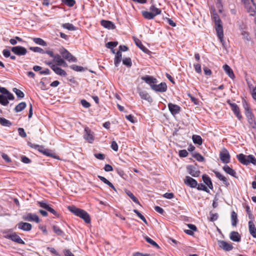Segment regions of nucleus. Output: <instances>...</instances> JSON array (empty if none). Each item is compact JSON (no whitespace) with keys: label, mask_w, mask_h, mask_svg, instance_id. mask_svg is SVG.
Here are the masks:
<instances>
[{"label":"nucleus","mask_w":256,"mask_h":256,"mask_svg":"<svg viewBox=\"0 0 256 256\" xmlns=\"http://www.w3.org/2000/svg\"><path fill=\"white\" fill-rule=\"evenodd\" d=\"M214 23L216 26V32L217 36L218 38L220 40L221 42L223 41V37H224V33H223V28L222 24V21L218 16V15L216 14H214Z\"/></svg>","instance_id":"nucleus-1"},{"label":"nucleus","mask_w":256,"mask_h":256,"mask_svg":"<svg viewBox=\"0 0 256 256\" xmlns=\"http://www.w3.org/2000/svg\"><path fill=\"white\" fill-rule=\"evenodd\" d=\"M238 161L244 165H248L250 163L256 165V158L252 155L246 156L243 154H240L236 156Z\"/></svg>","instance_id":"nucleus-2"},{"label":"nucleus","mask_w":256,"mask_h":256,"mask_svg":"<svg viewBox=\"0 0 256 256\" xmlns=\"http://www.w3.org/2000/svg\"><path fill=\"white\" fill-rule=\"evenodd\" d=\"M244 8L250 16H254L256 14V4L253 0H241Z\"/></svg>","instance_id":"nucleus-3"},{"label":"nucleus","mask_w":256,"mask_h":256,"mask_svg":"<svg viewBox=\"0 0 256 256\" xmlns=\"http://www.w3.org/2000/svg\"><path fill=\"white\" fill-rule=\"evenodd\" d=\"M59 52L65 60L70 62H76L77 59L66 48H62L60 50Z\"/></svg>","instance_id":"nucleus-4"},{"label":"nucleus","mask_w":256,"mask_h":256,"mask_svg":"<svg viewBox=\"0 0 256 256\" xmlns=\"http://www.w3.org/2000/svg\"><path fill=\"white\" fill-rule=\"evenodd\" d=\"M220 159L223 163L228 164L230 162V154L226 148H223L220 154Z\"/></svg>","instance_id":"nucleus-5"},{"label":"nucleus","mask_w":256,"mask_h":256,"mask_svg":"<svg viewBox=\"0 0 256 256\" xmlns=\"http://www.w3.org/2000/svg\"><path fill=\"white\" fill-rule=\"evenodd\" d=\"M22 218L24 220L34 222L36 223H38L40 222L38 216L35 214L28 213L24 215Z\"/></svg>","instance_id":"nucleus-6"},{"label":"nucleus","mask_w":256,"mask_h":256,"mask_svg":"<svg viewBox=\"0 0 256 256\" xmlns=\"http://www.w3.org/2000/svg\"><path fill=\"white\" fill-rule=\"evenodd\" d=\"M5 238L19 244H25L24 242L16 234V232L8 234L5 236Z\"/></svg>","instance_id":"nucleus-7"},{"label":"nucleus","mask_w":256,"mask_h":256,"mask_svg":"<svg viewBox=\"0 0 256 256\" xmlns=\"http://www.w3.org/2000/svg\"><path fill=\"white\" fill-rule=\"evenodd\" d=\"M11 50L15 54L19 56H24L27 53V50L25 48L22 46H16L12 47Z\"/></svg>","instance_id":"nucleus-8"},{"label":"nucleus","mask_w":256,"mask_h":256,"mask_svg":"<svg viewBox=\"0 0 256 256\" xmlns=\"http://www.w3.org/2000/svg\"><path fill=\"white\" fill-rule=\"evenodd\" d=\"M244 108L246 110V115L248 119V122L252 126L254 127L256 124L254 118V116L247 104L244 105Z\"/></svg>","instance_id":"nucleus-9"},{"label":"nucleus","mask_w":256,"mask_h":256,"mask_svg":"<svg viewBox=\"0 0 256 256\" xmlns=\"http://www.w3.org/2000/svg\"><path fill=\"white\" fill-rule=\"evenodd\" d=\"M151 88L156 92H165L167 90V86L165 82H161L159 84H156L151 86Z\"/></svg>","instance_id":"nucleus-10"},{"label":"nucleus","mask_w":256,"mask_h":256,"mask_svg":"<svg viewBox=\"0 0 256 256\" xmlns=\"http://www.w3.org/2000/svg\"><path fill=\"white\" fill-rule=\"evenodd\" d=\"M84 138L90 143H92L94 140V133L88 128H84Z\"/></svg>","instance_id":"nucleus-11"},{"label":"nucleus","mask_w":256,"mask_h":256,"mask_svg":"<svg viewBox=\"0 0 256 256\" xmlns=\"http://www.w3.org/2000/svg\"><path fill=\"white\" fill-rule=\"evenodd\" d=\"M34 148H38V151L41 152L46 156L56 158L55 154L53 153L50 150L44 148L42 146H40L38 145L34 146Z\"/></svg>","instance_id":"nucleus-12"},{"label":"nucleus","mask_w":256,"mask_h":256,"mask_svg":"<svg viewBox=\"0 0 256 256\" xmlns=\"http://www.w3.org/2000/svg\"><path fill=\"white\" fill-rule=\"evenodd\" d=\"M218 244L219 246L225 251H230L233 248L232 244L226 242L224 240H218Z\"/></svg>","instance_id":"nucleus-13"},{"label":"nucleus","mask_w":256,"mask_h":256,"mask_svg":"<svg viewBox=\"0 0 256 256\" xmlns=\"http://www.w3.org/2000/svg\"><path fill=\"white\" fill-rule=\"evenodd\" d=\"M53 62H55L56 66H68L66 62L62 59L61 56L58 54H55L52 60Z\"/></svg>","instance_id":"nucleus-14"},{"label":"nucleus","mask_w":256,"mask_h":256,"mask_svg":"<svg viewBox=\"0 0 256 256\" xmlns=\"http://www.w3.org/2000/svg\"><path fill=\"white\" fill-rule=\"evenodd\" d=\"M168 108L170 113L173 116L178 114L180 111V106L172 103H169L168 104Z\"/></svg>","instance_id":"nucleus-15"},{"label":"nucleus","mask_w":256,"mask_h":256,"mask_svg":"<svg viewBox=\"0 0 256 256\" xmlns=\"http://www.w3.org/2000/svg\"><path fill=\"white\" fill-rule=\"evenodd\" d=\"M16 226L18 229L22 230L24 231H30L32 228V226L30 224L25 222H20L16 224Z\"/></svg>","instance_id":"nucleus-16"},{"label":"nucleus","mask_w":256,"mask_h":256,"mask_svg":"<svg viewBox=\"0 0 256 256\" xmlns=\"http://www.w3.org/2000/svg\"><path fill=\"white\" fill-rule=\"evenodd\" d=\"M184 182L186 184L191 188H196L198 185L196 180L189 176H186Z\"/></svg>","instance_id":"nucleus-17"},{"label":"nucleus","mask_w":256,"mask_h":256,"mask_svg":"<svg viewBox=\"0 0 256 256\" xmlns=\"http://www.w3.org/2000/svg\"><path fill=\"white\" fill-rule=\"evenodd\" d=\"M187 170L189 174L194 177H198L200 176V172L197 168L192 165L188 166L187 167Z\"/></svg>","instance_id":"nucleus-18"},{"label":"nucleus","mask_w":256,"mask_h":256,"mask_svg":"<svg viewBox=\"0 0 256 256\" xmlns=\"http://www.w3.org/2000/svg\"><path fill=\"white\" fill-rule=\"evenodd\" d=\"M141 79L144 81L146 83L148 84L151 87V86L154 85V84H156L157 82V80L156 78H154L152 76H142Z\"/></svg>","instance_id":"nucleus-19"},{"label":"nucleus","mask_w":256,"mask_h":256,"mask_svg":"<svg viewBox=\"0 0 256 256\" xmlns=\"http://www.w3.org/2000/svg\"><path fill=\"white\" fill-rule=\"evenodd\" d=\"M248 230L252 236L256 238V228L252 220H250L248 223Z\"/></svg>","instance_id":"nucleus-20"},{"label":"nucleus","mask_w":256,"mask_h":256,"mask_svg":"<svg viewBox=\"0 0 256 256\" xmlns=\"http://www.w3.org/2000/svg\"><path fill=\"white\" fill-rule=\"evenodd\" d=\"M134 40L136 44L146 54H148L150 52V50L146 48L144 46L141 42V41L138 39V38L134 36Z\"/></svg>","instance_id":"nucleus-21"},{"label":"nucleus","mask_w":256,"mask_h":256,"mask_svg":"<svg viewBox=\"0 0 256 256\" xmlns=\"http://www.w3.org/2000/svg\"><path fill=\"white\" fill-rule=\"evenodd\" d=\"M100 24L104 28L108 29H114L115 26L110 21L102 20L100 21Z\"/></svg>","instance_id":"nucleus-22"},{"label":"nucleus","mask_w":256,"mask_h":256,"mask_svg":"<svg viewBox=\"0 0 256 256\" xmlns=\"http://www.w3.org/2000/svg\"><path fill=\"white\" fill-rule=\"evenodd\" d=\"M223 69L230 78L232 79H234L235 77L234 74L233 70L229 66L225 64L223 66Z\"/></svg>","instance_id":"nucleus-23"},{"label":"nucleus","mask_w":256,"mask_h":256,"mask_svg":"<svg viewBox=\"0 0 256 256\" xmlns=\"http://www.w3.org/2000/svg\"><path fill=\"white\" fill-rule=\"evenodd\" d=\"M0 92L1 94L7 96L9 100H14V95L5 88L0 87Z\"/></svg>","instance_id":"nucleus-24"},{"label":"nucleus","mask_w":256,"mask_h":256,"mask_svg":"<svg viewBox=\"0 0 256 256\" xmlns=\"http://www.w3.org/2000/svg\"><path fill=\"white\" fill-rule=\"evenodd\" d=\"M139 95L142 99L148 102H152V98L146 91L140 90L138 92Z\"/></svg>","instance_id":"nucleus-25"},{"label":"nucleus","mask_w":256,"mask_h":256,"mask_svg":"<svg viewBox=\"0 0 256 256\" xmlns=\"http://www.w3.org/2000/svg\"><path fill=\"white\" fill-rule=\"evenodd\" d=\"M78 216L82 218L87 224H89L90 222V218L88 214L84 210H82V212H80Z\"/></svg>","instance_id":"nucleus-26"},{"label":"nucleus","mask_w":256,"mask_h":256,"mask_svg":"<svg viewBox=\"0 0 256 256\" xmlns=\"http://www.w3.org/2000/svg\"><path fill=\"white\" fill-rule=\"evenodd\" d=\"M223 170L230 175L236 178V173L234 170L230 168L228 165H225L222 168Z\"/></svg>","instance_id":"nucleus-27"},{"label":"nucleus","mask_w":256,"mask_h":256,"mask_svg":"<svg viewBox=\"0 0 256 256\" xmlns=\"http://www.w3.org/2000/svg\"><path fill=\"white\" fill-rule=\"evenodd\" d=\"M230 107L232 110L233 111L234 114H236V117L240 120L242 118V116L240 112V109L236 104H230Z\"/></svg>","instance_id":"nucleus-28"},{"label":"nucleus","mask_w":256,"mask_h":256,"mask_svg":"<svg viewBox=\"0 0 256 256\" xmlns=\"http://www.w3.org/2000/svg\"><path fill=\"white\" fill-rule=\"evenodd\" d=\"M230 238L234 242H238L240 240V236L239 234L234 231H232L230 233Z\"/></svg>","instance_id":"nucleus-29"},{"label":"nucleus","mask_w":256,"mask_h":256,"mask_svg":"<svg viewBox=\"0 0 256 256\" xmlns=\"http://www.w3.org/2000/svg\"><path fill=\"white\" fill-rule=\"evenodd\" d=\"M202 180L204 184L210 189H212L213 186L210 178L206 174L202 176Z\"/></svg>","instance_id":"nucleus-30"},{"label":"nucleus","mask_w":256,"mask_h":256,"mask_svg":"<svg viewBox=\"0 0 256 256\" xmlns=\"http://www.w3.org/2000/svg\"><path fill=\"white\" fill-rule=\"evenodd\" d=\"M54 72L57 74L58 75L66 76L67 75L66 72L65 70L62 69L61 68L58 67L57 66H56L54 68L52 69Z\"/></svg>","instance_id":"nucleus-31"},{"label":"nucleus","mask_w":256,"mask_h":256,"mask_svg":"<svg viewBox=\"0 0 256 256\" xmlns=\"http://www.w3.org/2000/svg\"><path fill=\"white\" fill-rule=\"evenodd\" d=\"M68 210L75 214L76 216H78L80 212H82L83 210L78 208L74 206H68Z\"/></svg>","instance_id":"nucleus-32"},{"label":"nucleus","mask_w":256,"mask_h":256,"mask_svg":"<svg viewBox=\"0 0 256 256\" xmlns=\"http://www.w3.org/2000/svg\"><path fill=\"white\" fill-rule=\"evenodd\" d=\"M122 59V54L121 52L118 50L116 52L114 59V64L116 66H118Z\"/></svg>","instance_id":"nucleus-33"},{"label":"nucleus","mask_w":256,"mask_h":256,"mask_svg":"<svg viewBox=\"0 0 256 256\" xmlns=\"http://www.w3.org/2000/svg\"><path fill=\"white\" fill-rule=\"evenodd\" d=\"M230 218L232 221V225L233 226H236L237 224L238 220L237 214L234 211L232 212Z\"/></svg>","instance_id":"nucleus-34"},{"label":"nucleus","mask_w":256,"mask_h":256,"mask_svg":"<svg viewBox=\"0 0 256 256\" xmlns=\"http://www.w3.org/2000/svg\"><path fill=\"white\" fill-rule=\"evenodd\" d=\"M142 14L145 18L148 20H152L155 17V16L151 12V11H142Z\"/></svg>","instance_id":"nucleus-35"},{"label":"nucleus","mask_w":256,"mask_h":256,"mask_svg":"<svg viewBox=\"0 0 256 256\" xmlns=\"http://www.w3.org/2000/svg\"><path fill=\"white\" fill-rule=\"evenodd\" d=\"M26 103L25 102H21L18 104L14 108L16 112H20L26 108Z\"/></svg>","instance_id":"nucleus-36"},{"label":"nucleus","mask_w":256,"mask_h":256,"mask_svg":"<svg viewBox=\"0 0 256 256\" xmlns=\"http://www.w3.org/2000/svg\"><path fill=\"white\" fill-rule=\"evenodd\" d=\"M0 124L4 126L7 127H10L12 124L10 120L4 118H0Z\"/></svg>","instance_id":"nucleus-37"},{"label":"nucleus","mask_w":256,"mask_h":256,"mask_svg":"<svg viewBox=\"0 0 256 256\" xmlns=\"http://www.w3.org/2000/svg\"><path fill=\"white\" fill-rule=\"evenodd\" d=\"M193 142L198 145H201L202 143V140L200 136L198 135H193L192 137Z\"/></svg>","instance_id":"nucleus-38"},{"label":"nucleus","mask_w":256,"mask_h":256,"mask_svg":"<svg viewBox=\"0 0 256 256\" xmlns=\"http://www.w3.org/2000/svg\"><path fill=\"white\" fill-rule=\"evenodd\" d=\"M150 10L151 11L152 13L155 16L157 15L160 14L162 11L160 9L156 8L154 5H152L150 8Z\"/></svg>","instance_id":"nucleus-39"},{"label":"nucleus","mask_w":256,"mask_h":256,"mask_svg":"<svg viewBox=\"0 0 256 256\" xmlns=\"http://www.w3.org/2000/svg\"><path fill=\"white\" fill-rule=\"evenodd\" d=\"M8 98L7 96H4L2 94H0V104L2 105L6 106H7L9 102L8 101Z\"/></svg>","instance_id":"nucleus-40"},{"label":"nucleus","mask_w":256,"mask_h":256,"mask_svg":"<svg viewBox=\"0 0 256 256\" xmlns=\"http://www.w3.org/2000/svg\"><path fill=\"white\" fill-rule=\"evenodd\" d=\"M62 27L69 30H76V28L72 24L65 23L62 24Z\"/></svg>","instance_id":"nucleus-41"},{"label":"nucleus","mask_w":256,"mask_h":256,"mask_svg":"<svg viewBox=\"0 0 256 256\" xmlns=\"http://www.w3.org/2000/svg\"><path fill=\"white\" fill-rule=\"evenodd\" d=\"M33 41L36 44L42 46H46V42L42 39L38 38H33Z\"/></svg>","instance_id":"nucleus-42"},{"label":"nucleus","mask_w":256,"mask_h":256,"mask_svg":"<svg viewBox=\"0 0 256 256\" xmlns=\"http://www.w3.org/2000/svg\"><path fill=\"white\" fill-rule=\"evenodd\" d=\"M12 90L16 94L18 98H24V94L20 90H18V89L14 88L12 89Z\"/></svg>","instance_id":"nucleus-43"},{"label":"nucleus","mask_w":256,"mask_h":256,"mask_svg":"<svg viewBox=\"0 0 256 256\" xmlns=\"http://www.w3.org/2000/svg\"><path fill=\"white\" fill-rule=\"evenodd\" d=\"M70 68L76 72H82L84 70V68L81 66L76 64H72L70 66Z\"/></svg>","instance_id":"nucleus-44"},{"label":"nucleus","mask_w":256,"mask_h":256,"mask_svg":"<svg viewBox=\"0 0 256 256\" xmlns=\"http://www.w3.org/2000/svg\"><path fill=\"white\" fill-rule=\"evenodd\" d=\"M144 239L148 243L151 244L154 246L156 247L157 248H160L158 245L156 244V242H155L154 240H153L152 239H151L150 238L148 237V236H145Z\"/></svg>","instance_id":"nucleus-45"},{"label":"nucleus","mask_w":256,"mask_h":256,"mask_svg":"<svg viewBox=\"0 0 256 256\" xmlns=\"http://www.w3.org/2000/svg\"><path fill=\"white\" fill-rule=\"evenodd\" d=\"M30 49L35 52H38L42 54H45V51L40 47H30Z\"/></svg>","instance_id":"nucleus-46"},{"label":"nucleus","mask_w":256,"mask_h":256,"mask_svg":"<svg viewBox=\"0 0 256 256\" xmlns=\"http://www.w3.org/2000/svg\"><path fill=\"white\" fill-rule=\"evenodd\" d=\"M52 230L58 236H62L63 234V232L56 226H53Z\"/></svg>","instance_id":"nucleus-47"},{"label":"nucleus","mask_w":256,"mask_h":256,"mask_svg":"<svg viewBox=\"0 0 256 256\" xmlns=\"http://www.w3.org/2000/svg\"><path fill=\"white\" fill-rule=\"evenodd\" d=\"M134 212L136 214L138 218L142 220L145 224H147V221L144 216L142 215L137 210H134Z\"/></svg>","instance_id":"nucleus-48"},{"label":"nucleus","mask_w":256,"mask_h":256,"mask_svg":"<svg viewBox=\"0 0 256 256\" xmlns=\"http://www.w3.org/2000/svg\"><path fill=\"white\" fill-rule=\"evenodd\" d=\"M122 63L128 67H130L132 65V60L130 58H126L123 59Z\"/></svg>","instance_id":"nucleus-49"},{"label":"nucleus","mask_w":256,"mask_h":256,"mask_svg":"<svg viewBox=\"0 0 256 256\" xmlns=\"http://www.w3.org/2000/svg\"><path fill=\"white\" fill-rule=\"evenodd\" d=\"M118 44L117 42H110L106 44V46L110 49H112L116 47Z\"/></svg>","instance_id":"nucleus-50"},{"label":"nucleus","mask_w":256,"mask_h":256,"mask_svg":"<svg viewBox=\"0 0 256 256\" xmlns=\"http://www.w3.org/2000/svg\"><path fill=\"white\" fill-rule=\"evenodd\" d=\"M62 2L66 6L72 7L76 4L74 0H62Z\"/></svg>","instance_id":"nucleus-51"},{"label":"nucleus","mask_w":256,"mask_h":256,"mask_svg":"<svg viewBox=\"0 0 256 256\" xmlns=\"http://www.w3.org/2000/svg\"><path fill=\"white\" fill-rule=\"evenodd\" d=\"M197 189L198 190H204V192H209L208 189L207 188L206 186L205 185L203 184H198Z\"/></svg>","instance_id":"nucleus-52"},{"label":"nucleus","mask_w":256,"mask_h":256,"mask_svg":"<svg viewBox=\"0 0 256 256\" xmlns=\"http://www.w3.org/2000/svg\"><path fill=\"white\" fill-rule=\"evenodd\" d=\"M246 212L248 214V218L250 219V220H253L254 218V216L252 213L251 210H250V207L248 206H246Z\"/></svg>","instance_id":"nucleus-53"},{"label":"nucleus","mask_w":256,"mask_h":256,"mask_svg":"<svg viewBox=\"0 0 256 256\" xmlns=\"http://www.w3.org/2000/svg\"><path fill=\"white\" fill-rule=\"evenodd\" d=\"M193 156L198 162H203L204 158L199 153H196L193 154Z\"/></svg>","instance_id":"nucleus-54"},{"label":"nucleus","mask_w":256,"mask_h":256,"mask_svg":"<svg viewBox=\"0 0 256 256\" xmlns=\"http://www.w3.org/2000/svg\"><path fill=\"white\" fill-rule=\"evenodd\" d=\"M128 196L136 203L139 204V202L133 194L132 192L128 191L126 192Z\"/></svg>","instance_id":"nucleus-55"},{"label":"nucleus","mask_w":256,"mask_h":256,"mask_svg":"<svg viewBox=\"0 0 256 256\" xmlns=\"http://www.w3.org/2000/svg\"><path fill=\"white\" fill-rule=\"evenodd\" d=\"M38 204L39 206L45 210H47V209L49 208L50 206L44 202H38Z\"/></svg>","instance_id":"nucleus-56"},{"label":"nucleus","mask_w":256,"mask_h":256,"mask_svg":"<svg viewBox=\"0 0 256 256\" xmlns=\"http://www.w3.org/2000/svg\"><path fill=\"white\" fill-rule=\"evenodd\" d=\"M18 134L22 138H26V134L23 128H18Z\"/></svg>","instance_id":"nucleus-57"},{"label":"nucleus","mask_w":256,"mask_h":256,"mask_svg":"<svg viewBox=\"0 0 256 256\" xmlns=\"http://www.w3.org/2000/svg\"><path fill=\"white\" fill-rule=\"evenodd\" d=\"M210 220L212 222L216 221L218 218V214L217 213L213 214L210 212Z\"/></svg>","instance_id":"nucleus-58"},{"label":"nucleus","mask_w":256,"mask_h":256,"mask_svg":"<svg viewBox=\"0 0 256 256\" xmlns=\"http://www.w3.org/2000/svg\"><path fill=\"white\" fill-rule=\"evenodd\" d=\"M178 154L182 158H185L188 155V152L185 150H180Z\"/></svg>","instance_id":"nucleus-59"},{"label":"nucleus","mask_w":256,"mask_h":256,"mask_svg":"<svg viewBox=\"0 0 256 256\" xmlns=\"http://www.w3.org/2000/svg\"><path fill=\"white\" fill-rule=\"evenodd\" d=\"M80 103L85 108H88L90 106V103L85 100H82L80 102Z\"/></svg>","instance_id":"nucleus-60"},{"label":"nucleus","mask_w":256,"mask_h":256,"mask_svg":"<svg viewBox=\"0 0 256 256\" xmlns=\"http://www.w3.org/2000/svg\"><path fill=\"white\" fill-rule=\"evenodd\" d=\"M118 145L116 141H112L111 144V148L115 152L118 150Z\"/></svg>","instance_id":"nucleus-61"},{"label":"nucleus","mask_w":256,"mask_h":256,"mask_svg":"<svg viewBox=\"0 0 256 256\" xmlns=\"http://www.w3.org/2000/svg\"><path fill=\"white\" fill-rule=\"evenodd\" d=\"M163 197L168 199H172L174 198V194L172 192H166L163 195Z\"/></svg>","instance_id":"nucleus-62"},{"label":"nucleus","mask_w":256,"mask_h":256,"mask_svg":"<svg viewBox=\"0 0 256 256\" xmlns=\"http://www.w3.org/2000/svg\"><path fill=\"white\" fill-rule=\"evenodd\" d=\"M216 176L217 178H218L220 180H224L225 176H222L220 172L217 171H214Z\"/></svg>","instance_id":"nucleus-63"},{"label":"nucleus","mask_w":256,"mask_h":256,"mask_svg":"<svg viewBox=\"0 0 256 256\" xmlns=\"http://www.w3.org/2000/svg\"><path fill=\"white\" fill-rule=\"evenodd\" d=\"M216 176L217 178H218L220 180H224L225 176H222L220 172L217 171H214Z\"/></svg>","instance_id":"nucleus-64"}]
</instances>
